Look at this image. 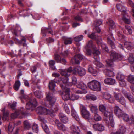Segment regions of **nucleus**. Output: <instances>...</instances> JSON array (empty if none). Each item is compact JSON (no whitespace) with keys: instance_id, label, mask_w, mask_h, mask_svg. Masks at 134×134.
Listing matches in <instances>:
<instances>
[{"instance_id":"obj_31","label":"nucleus","mask_w":134,"mask_h":134,"mask_svg":"<svg viewBox=\"0 0 134 134\" xmlns=\"http://www.w3.org/2000/svg\"><path fill=\"white\" fill-rule=\"evenodd\" d=\"M88 71L90 73H91L93 76H96L97 74V71L93 68L91 65H89L88 68Z\"/></svg>"},{"instance_id":"obj_8","label":"nucleus","mask_w":134,"mask_h":134,"mask_svg":"<svg viewBox=\"0 0 134 134\" xmlns=\"http://www.w3.org/2000/svg\"><path fill=\"white\" fill-rule=\"evenodd\" d=\"M117 55V54L115 52H111L110 55V59L106 60V63L108 66L110 67L113 66V62L116 60Z\"/></svg>"},{"instance_id":"obj_7","label":"nucleus","mask_w":134,"mask_h":134,"mask_svg":"<svg viewBox=\"0 0 134 134\" xmlns=\"http://www.w3.org/2000/svg\"><path fill=\"white\" fill-rule=\"evenodd\" d=\"M28 113L26 112L23 108L22 107L19 109L15 113H12L11 115V117L13 119L16 118L17 116L20 114L23 115V116L25 117L27 115Z\"/></svg>"},{"instance_id":"obj_16","label":"nucleus","mask_w":134,"mask_h":134,"mask_svg":"<svg viewBox=\"0 0 134 134\" xmlns=\"http://www.w3.org/2000/svg\"><path fill=\"white\" fill-rule=\"evenodd\" d=\"M75 69V71L77 72L80 76L84 75L86 74V71L85 69L80 66L77 67Z\"/></svg>"},{"instance_id":"obj_63","label":"nucleus","mask_w":134,"mask_h":134,"mask_svg":"<svg viewBox=\"0 0 134 134\" xmlns=\"http://www.w3.org/2000/svg\"><path fill=\"white\" fill-rule=\"evenodd\" d=\"M46 41L47 43H49L53 42L54 41V40L50 37L48 38H47L46 39Z\"/></svg>"},{"instance_id":"obj_54","label":"nucleus","mask_w":134,"mask_h":134,"mask_svg":"<svg viewBox=\"0 0 134 134\" xmlns=\"http://www.w3.org/2000/svg\"><path fill=\"white\" fill-rule=\"evenodd\" d=\"M24 124L25 129H27L30 127V124L27 120H25L24 122Z\"/></svg>"},{"instance_id":"obj_22","label":"nucleus","mask_w":134,"mask_h":134,"mask_svg":"<svg viewBox=\"0 0 134 134\" xmlns=\"http://www.w3.org/2000/svg\"><path fill=\"white\" fill-rule=\"evenodd\" d=\"M55 123L59 129L63 131L66 130V128L64 125L60 122L58 120H55Z\"/></svg>"},{"instance_id":"obj_4","label":"nucleus","mask_w":134,"mask_h":134,"mask_svg":"<svg viewBox=\"0 0 134 134\" xmlns=\"http://www.w3.org/2000/svg\"><path fill=\"white\" fill-rule=\"evenodd\" d=\"M88 86L89 88L94 91H98L101 90V85L99 82L96 80H93L88 83Z\"/></svg>"},{"instance_id":"obj_61","label":"nucleus","mask_w":134,"mask_h":134,"mask_svg":"<svg viewBox=\"0 0 134 134\" xmlns=\"http://www.w3.org/2000/svg\"><path fill=\"white\" fill-rule=\"evenodd\" d=\"M69 54V51L68 50L65 51L62 53V55L64 57H67Z\"/></svg>"},{"instance_id":"obj_19","label":"nucleus","mask_w":134,"mask_h":134,"mask_svg":"<svg viewBox=\"0 0 134 134\" xmlns=\"http://www.w3.org/2000/svg\"><path fill=\"white\" fill-rule=\"evenodd\" d=\"M41 32L43 34V36H45L46 34L49 33L52 35L53 34V31L52 29L50 28H43L41 30Z\"/></svg>"},{"instance_id":"obj_24","label":"nucleus","mask_w":134,"mask_h":134,"mask_svg":"<svg viewBox=\"0 0 134 134\" xmlns=\"http://www.w3.org/2000/svg\"><path fill=\"white\" fill-rule=\"evenodd\" d=\"M71 132L72 134H78L79 133V129L77 126L73 125L70 127Z\"/></svg>"},{"instance_id":"obj_52","label":"nucleus","mask_w":134,"mask_h":134,"mask_svg":"<svg viewBox=\"0 0 134 134\" xmlns=\"http://www.w3.org/2000/svg\"><path fill=\"white\" fill-rule=\"evenodd\" d=\"M94 118V120L97 121H100L102 119L101 117L97 113L95 114Z\"/></svg>"},{"instance_id":"obj_28","label":"nucleus","mask_w":134,"mask_h":134,"mask_svg":"<svg viewBox=\"0 0 134 134\" xmlns=\"http://www.w3.org/2000/svg\"><path fill=\"white\" fill-rule=\"evenodd\" d=\"M105 75L111 77L114 76V73L113 72V69L110 70L107 69L104 71Z\"/></svg>"},{"instance_id":"obj_2","label":"nucleus","mask_w":134,"mask_h":134,"mask_svg":"<svg viewBox=\"0 0 134 134\" xmlns=\"http://www.w3.org/2000/svg\"><path fill=\"white\" fill-rule=\"evenodd\" d=\"M24 90H21V93L23 95L21 97V98L22 100L23 99L26 101H29L26 103V108L27 110H30L32 111L37 105V102L35 98L30 100L28 96L24 94Z\"/></svg>"},{"instance_id":"obj_38","label":"nucleus","mask_w":134,"mask_h":134,"mask_svg":"<svg viewBox=\"0 0 134 134\" xmlns=\"http://www.w3.org/2000/svg\"><path fill=\"white\" fill-rule=\"evenodd\" d=\"M89 107L92 113H94L95 114L96 113L97 111L98 110L97 106L90 105L89 106Z\"/></svg>"},{"instance_id":"obj_64","label":"nucleus","mask_w":134,"mask_h":134,"mask_svg":"<svg viewBox=\"0 0 134 134\" xmlns=\"http://www.w3.org/2000/svg\"><path fill=\"white\" fill-rule=\"evenodd\" d=\"M13 128L14 127L13 126H12L11 125V123H9V125L8 126V131L10 133L12 132L13 130Z\"/></svg>"},{"instance_id":"obj_39","label":"nucleus","mask_w":134,"mask_h":134,"mask_svg":"<svg viewBox=\"0 0 134 134\" xmlns=\"http://www.w3.org/2000/svg\"><path fill=\"white\" fill-rule=\"evenodd\" d=\"M99 59L98 60V61H97L95 59L96 61L94 62V64L97 66V68L104 67V65H103L101 63L99 62Z\"/></svg>"},{"instance_id":"obj_11","label":"nucleus","mask_w":134,"mask_h":134,"mask_svg":"<svg viewBox=\"0 0 134 134\" xmlns=\"http://www.w3.org/2000/svg\"><path fill=\"white\" fill-rule=\"evenodd\" d=\"M104 119L106 123L108 124V119H112L113 117V114L111 112H109L107 111H105L104 113Z\"/></svg>"},{"instance_id":"obj_23","label":"nucleus","mask_w":134,"mask_h":134,"mask_svg":"<svg viewBox=\"0 0 134 134\" xmlns=\"http://www.w3.org/2000/svg\"><path fill=\"white\" fill-rule=\"evenodd\" d=\"M55 79L54 80L50 81L49 82V87L50 89L52 90L53 91H54L55 90V83H57L58 81H55Z\"/></svg>"},{"instance_id":"obj_29","label":"nucleus","mask_w":134,"mask_h":134,"mask_svg":"<svg viewBox=\"0 0 134 134\" xmlns=\"http://www.w3.org/2000/svg\"><path fill=\"white\" fill-rule=\"evenodd\" d=\"M76 87L79 88H81L82 90H86L87 87L85 84L82 82H79L77 83Z\"/></svg>"},{"instance_id":"obj_62","label":"nucleus","mask_w":134,"mask_h":134,"mask_svg":"<svg viewBox=\"0 0 134 134\" xmlns=\"http://www.w3.org/2000/svg\"><path fill=\"white\" fill-rule=\"evenodd\" d=\"M116 6L117 9L123 12L124 13V14L126 13V11L125 10H124L122 9L121 8H122V7L121 6H119L118 4H117Z\"/></svg>"},{"instance_id":"obj_34","label":"nucleus","mask_w":134,"mask_h":134,"mask_svg":"<svg viewBox=\"0 0 134 134\" xmlns=\"http://www.w3.org/2000/svg\"><path fill=\"white\" fill-rule=\"evenodd\" d=\"M55 61L53 60H51L49 61L48 64L50 68L53 70H55L56 68L55 66Z\"/></svg>"},{"instance_id":"obj_43","label":"nucleus","mask_w":134,"mask_h":134,"mask_svg":"<svg viewBox=\"0 0 134 134\" xmlns=\"http://www.w3.org/2000/svg\"><path fill=\"white\" fill-rule=\"evenodd\" d=\"M42 127L44 130L45 132L47 134H49V129L47 126L44 123H43L42 125Z\"/></svg>"},{"instance_id":"obj_49","label":"nucleus","mask_w":134,"mask_h":134,"mask_svg":"<svg viewBox=\"0 0 134 134\" xmlns=\"http://www.w3.org/2000/svg\"><path fill=\"white\" fill-rule=\"evenodd\" d=\"M32 128L33 131L37 133L38 132V126L35 124H33Z\"/></svg>"},{"instance_id":"obj_14","label":"nucleus","mask_w":134,"mask_h":134,"mask_svg":"<svg viewBox=\"0 0 134 134\" xmlns=\"http://www.w3.org/2000/svg\"><path fill=\"white\" fill-rule=\"evenodd\" d=\"M113 38L112 34L109 35L107 37V42L112 49H114L115 48V46L114 42L111 40Z\"/></svg>"},{"instance_id":"obj_20","label":"nucleus","mask_w":134,"mask_h":134,"mask_svg":"<svg viewBox=\"0 0 134 134\" xmlns=\"http://www.w3.org/2000/svg\"><path fill=\"white\" fill-rule=\"evenodd\" d=\"M125 47L127 49L131 50L134 48L133 43L130 42H126L124 44Z\"/></svg>"},{"instance_id":"obj_42","label":"nucleus","mask_w":134,"mask_h":134,"mask_svg":"<svg viewBox=\"0 0 134 134\" xmlns=\"http://www.w3.org/2000/svg\"><path fill=\"white\" fill-rule=\"evenodd\" d=\"M16 102H13L12 104L9 103L8 107H10L12 110H15L16 108Z\"/></svg>"},{"instance_id":"obj_37","label":"nucleus","mask_w":134,"mask_h":134,"mask_svg":"<svg viewBox=\"0 0 134 134\" xmlns=\"http://www.w3.org/2000/svg\"><path fill=\"white\" fill-rule=\"evenodd\" d=\"M108 24L110 28L113 29L115 27L116 25L115 23L112 20H108Z\"/></svg>"},{"instance_id":"obj_3","label":"nucleus","mask_w":134,"mask_h":134,"mask_svg":"<svg viewBox=\"0 0 134 134\" xmlns=\"http://www.w3.org/2000/svg\"><path fill=\"white\" fill-rule=\"evenodd\" d=\"M61 75L65 77L62 79L60 82L62 81L63 85L60 84V85H63L66 87V86L69 85L68 77L70 76V73L72 72L73 69L71 67H70L67 69H61L59 70Z\"/></svg>"},{"instance_id":"obj_48","label":"nucleus","mask_w":134,"mask_h":134,"mask_svg":"<svg viewBox=\"0 0 134 134\" xmlns=\"http://www.w3.org/2000/svg\"><path fill=\"white\" fill-rule=\"evenodd\" d=\"M72 39L71 38H66L64 40V43L65 44H71L72 43Z\"/></svg>"},{"instance_id":"obj_25","label":"nucleus","mask_w":134,"mask_h":134,"mask_svg":"<svg viewBox=\"0 0 134 134\" xmlns=\"http://www.w3.org/2000/svg\"><path fill=\"white\" fill-rule=\"evenodd\" d=\"M22 31L20 27L19 26H16L15 29H13L11 30L12 33L16 36H18L21 33Z\"/></svg>"},{"instance_id":"obj_51","label":"nucleus","mask_w":134,"mask_h":134,"mask_svg":"<svg viewBox=\"0 0 134 134\" xmlns=\"http://www.w3.org/2000/svg\"><path fill=\"white\" fill-rule=\"evenodd\" d=\"M79 96L75 94H72L70 96V99L74 101L78 99L79 98Z\"/></svg>"},{"instance_id":"obj_57","label":"nucleus","mask_w":134,"mask_h":134,"mask_svg":"<svg viewBox=\"0 0 134 134\" xmlns=\"http://www.w3.org/2000/svg\"><path fill=\"white\" fill-rule=\"evenodd\" d=\"M99 109L102 112H104L106 110V107L103 105H100L99 107Z\"/></svg>"},{"instance_id":"obj_33","label":"nucleus","mask_w":134,"mask_h":134,"mask_svg":"<svg viewBox=\"0 0 134 134\" xmlns=\"http://www.w3.org/2000/svg\"><path fill=\"white\" fill-rule=\"evenodd\" d=\"M125 30L123 31L124 33L127 34H132V31L131 27L128 25L125 26Z\"/></svg>"},{"instance_id":"obj_50","label":"nucleus","mask_w":134,"mask_h":134,"mask_svg":"<svg viewBox=\"0 0 134 134\" xmlns=\"http://www.w3.org/2000/svg\"><path fill=\"white\" fill-rule=\"evenodd\" d=\"M128 80L130 83L134 84V76L130 75L128 78Z\"/></svg>"},{"instance_id":"obj_41","label":"nucleus","mask_w":134,"mask_h":134,"mask_svg":"<svg viewBox=\"0 0 134 134\" xmlns=\"http://www.w3.org/2000/svg\"><path fill=\"white\" fill-rule=\"evenodd\" d=\"M123 14V17L122 18L123 21L126 23L129 24L130 22V19L129 16L127 18L125 16V14Z\"/></svg>"},{"instance_id":"obj_36","label":"nucleus","mask_w":134,"mask_h":134,"mask_svg":"<svg viewBox=\"0 0 134 134\" xmlns=\"http://www.w3.org/2000/svg\"><path fill=\"white\" fill-rule=\"evenodd\" d=\"M20 85V82L19 80L16 81L13 87L14 89L16 91L18 90L19 89Z\"/></svg>"},{"instance_id":"obj_21","label":"nucleus","mask_w":134,"mask_h":134,"mask_svg":"<svg viewBox=\"0 0 134 134\" xmlns=\"http://www.w3.org/2000/svg\"><path fill=\"white\" fill-rule=\"evenodd\" d=\"M59 117L62 122L66 123L68 122V117L62 113H61L59 114Z\"/></svg>"},{"instance_id":"obj_32","label":"nucleus","mask_w":134,"mask_h":134,"mask_svg":"<svg viewBox=\"0 0 134 134\" xmlns=\"http://www.w3.org/2000/svg\"><path fill=\"white\" fill-rule=\"evenodd\" d=\"M87 100L94 101L97 99V97L95 95L91 94H88L86 96Z\"/></svg>"},{"instance_id":"obj_5","label":"nucleus","mask_w":134,"mask_h":134,"mask_svg":"<svg viewBox=\"0 0 134 134\" xmlns=\"http://www.w3.org/2000/svg\"><path fill=\"white\" fill-rule=\"evenodd\" d=\"M114 99L117 102L124 106L126 108H127L126 105L125 100L122 94L120 93H117L114 92L113 94Z\"/></svg>"},{"instance_id":"obj_56","label":"nucleus","mask_w":134,"mask_h":134,"mask_svg":"<svg viewBox=\"0 0 134 134\" xmlns=\"http://www.w3.org/2000/svg\"><path fill=\"white\" fill-rule=\"evenodd\" d=\"M129 4L132 8V11L133 13V16L134 17V3L131 1L129 0Z\"/></svg>"},{"instance_id":"obj_60","label":"nucleus","mask_w":134,"mask_h":134,"mask_svg":"<svg viewBox=\"0 0 134 134\" xmlns=\"http://www.w3.org/2000/svg\"><path fill=\"white\" fill-rule=\"evenodd\" d=\"M93 44V43L92 41V40H90L88 41V43L87 44V45L85 47L86 48H91Z\"/></svg>"},{"instance_id":"obj_53","label":"nucleus","mask_w":134,"mask_h":134,"mask_svg":"<svg viewBox=\"0 0 134 134\" xmlns=\"http://www.w3.org/2000/svg\"><path fill=\"white\" fill-rule=\"evenodd\" d=\"M85 53L87 55L89 56L91 55L92 51L89 48L85 47Z\"/></svg>"},{"instance_id":"obj_17","label":"nucleus","mask_w":134,"mask_h":134,"mask_svg":"<svg viewBox=\"0 0 134 134\" xmlns=\"http://www.w3.org/2000/svg\"><path fill=\"white\" fill-rule=\"evenodd\" d=\"M37 113L40 115H45L46 112V109L42 106H39L36 109Z\"/></svg>"},{"instance_id":"obj_13","label":"nucleus","mask_w":134,"mask_h":134,"mask_svg":"<svg viewBox=\"0 0 134 134\" xmlns=\"http://www.w3.org/2000/svg\"><path fill=\"white\" fill-rule=\"evenodd\" d=\"M93 127L95 131H102L104 129V126L102 124L98 123L93 124Z\"/></svg>"},{"instance_id":"obj_15","label":"nucleus","mask_w":134,"mask_h":134,"mask_svg":"<svg viewBox=\"0 0 134 134\" xmlns=\"http://www.w3.org/2000/svg\"><path fill=\"white\" fill-rule=\"evenodd\" d=\"M104 98L108 100V102L111 103H113L114 102L113 98L111 95L107 92H105L103 95Z\"/></svg>"},{"instance_id":"obj_47","label":"nucleus","mask_w":134,"mask_h":134,"mask_svg":"<svg viewBox=\"0 0 134 134\" xmlns=\"http://www.w3.org/2000/svg\"><path fill=\"white\" fill-rule=\"evenodd\" d=\"M116 78L119 81L124 80V76L120 73H119L116 76Z\"/></svg>"},{"instance_id":"obj_55","label":"nucleus","mask_w":134,"mask_h":134,"mask_svg":"<svg viewBox=\"0 0 134 134\" xmlns=\"http://www.w3.org/2000/svg\"><path fill=\"white\" fill-rule=\"evenodd\" d=\"M63 107L65 110L66 112L68 114H69L70 113V111L68 107V104H63Z\"/></svg>"},{"instance_id":"obj_1","label":"nucleus","mask_w":134,"mask_h":134,"mask_svg":"<svg viewBox=\"0 0 134 134\" xmlns=\"http://www.w3.org/2000/svg\"><path fill=\"white\" fill-rule=\"evenodd\" d=\"M46 97L49 102V104L46 105L49 109H46L45 115L48 114L52 116H54V113L57 112L59 109L58 107L55 105L56 98L53 96V94L50 92H48L47 94Z\"/></svg>"},{"instance_id":"obj_44","label":"nucleus","mask_w":134,"mask_h":134,"mask_svg":"<svg viewBox=\"0 0 134 134\" xmlns=\"http://www.w3.org/2000/svg\"><path fill=\"white\" fill-rule=\"evenodd\" d=\"M83 36L82 35H80L77 36L74 38V40L76 42H79L82 40L83 38Z\"/></svg>"},{"instance_id":"obj_45","label":"nucleus","mask_w":134,"mask_h":134,"mask_svg":"<svg viewBox=\"0 0 134 134\" xmlns=\"http://www.w3.org/2000/svg\"><path fill=\"white\" fill-rule=\"evenodd\" d=\"M119 131L122 134H124L126 131V128L123 126H120L119 128Z\"/></svg>"},{"instance_id":"obj_10","label":"nucleus","mask_w":134,"mask_h":134,"mask_svg":"<svg viewBox=\"0 0 134 134\" xmlns=\"http://www.w3.org/2000/svg\"><path fill=\"white\" fill-rule=\"evenodd\" d=\"M91 48H93L94 51L93 53L94 58L96 60H98L99 59V55L100 54V52L97 49L96 47L94 44Z\"/></svg>"},{"instance_id":"obj_35","label":"nucleus","mask_w":134,"mask_h":134,"mask_svg":"<svg viewBox=\"0 0 134 134\" xmlns=\"http://www.w3.org/2000/svg\"><path fill=\"white\" fill-rule=\"evenodd\" d=\"M128 61L131 65L134 64V53L130 54Z\"/></svg>"},{"instance_id":"obj_9","label":"nucleus","mask_w":134,"mask_h":134,"mask_svg":"<svg viewBox=\"0 0 134 134\" xmlns=\"http://www.w3.org/2000/svg\"><path fill=\"white\" fill-rule=\"evenodd\" d=\"M81 114L82 116L85 119L89 118L90 116V115L89 112L86 109V108L83 105L80 106Z\"/></svg>"},{"instance_id":"obj_58","label":"nucleus","mask_w":134,"mask_h":134,"mask_svg":"<svg viewBox=\"0 0 134 134\" xmlns=\"http://www.w3.org/2000/svg\"><path fill=\"white\" fill-rule=\"evenodd\" d=\"M76 93L78 94H86L87 93L86 90H77L76 91Z\"/></svg>"},{"instance_id":"obj_12","label":"nucleus","mask_w":134,"mask_h":134,"mask_svg":"<svg viewBox=\"0 0 134 134\" xmlns=\"http://www.w3.org/2000/svg\"><path fill=\"white\" fill-rule=\"evenodd\" d=\"M114 111L115 114L119 118H121V116L124 113L122 109H120L117 106H116L114 107Z\"/></svg>"},{"instance_id":"obj_27","label":"nucleus","mask_w":134,"mask_h":134,"mask_svg":"<svg viewBox=\"0 0 134 134\" xmlns=\"http://www.w3.org/2000/svg\"><path fill=\"white\" fill-rule=\"evenodd\" d=\"M104 82L106 84L112 85L115 83V79L112 78H108L104 80Z\"/></svg>"},{"instance_id":"obj_30","label":"nucleus","mask_w":134,"mask_h":134,"mask_svg":"<svg viewBox=\"0 0 134 134\" xmlns=\"http://www.w3.org/2000/svg\"><path fill=\"white\" fill-rule=\"evenodd\" d=\"M5 108L1 109V111L3 113V116L2 118L3 120V121H6L8 120V112H5Z\"/></svg>"},{"instance_id":"obj_6","label":"nucleus","mask_w":134,"mask_h":134,"mask_svg":"<svg viewBox=\"0 0 134 134\" xmlns=\"http://www.w3.org/2000/svg\"><path fill=\"white\" fill-rule=\"evenodd\" d=\"M61 88L63 90L62 96L63 99L65 100H67L70 99V89L63 85H60Z\"/></svg>"},{"instance_id":"obj_59","label":"nucleus","mask_w":134,"mask_h":134,"mask_svg":"<svg viewBox=\"0 0 134 134\" xmlns=\"http://www.w3.org/2000/svg\"><path fill=\"white\" fill-rule=\"evenodd\" d=\"M34 94L35 96L37 98H41L40 92L39 91H36L34 92Z\"/></svg>"},{"instance_id":"obj_40","label":"nucleus","mask_w":134,"mask_h":134,"mask_svg":"<svg viewBox=\"0 0 134 134\" xmlns=\"http://www.w3.org/2000/svg\"><path fill=\"white\" fill-rule=\"evenodd\" d=\"M121 117L126 122H127L129 120V117L128 115L124 113L121 116Z\"/></svg>"},{"instance_id":"obj_26","label":"nucleus","mask_w":134,"mask_h":134,"mask_svg":"<svg viewBox=\"0 0 134 134\" xmlns=\"http://www.w3.org/2000/svg\"><path fill=\"white\" fill-rule=\"evenodd\" d=\"M71 109L72 112L71 114L72 116L77 121L80 123H81V121L76 112L75 111V110L72 107H71Z\"/></svg>"},{"instance_id":"obj_18","label":"nucleus","mask_w":134,"mask_h":134,"mask_svg":"<svg viewBox=\"0 0 134 134\" xmlns=\"http://www.w3.org/2000/svg\"><path fill=\"white\" fill-rule=\"evenodd\" d=\"M85 57L84 56L80 54L75 55L72 60L73 61H74L76 64H78L80 63V62L77 59L78 58L80 60H82L85 59Z\"/></svg>"},{"instance_id":"obj_46","label":"nucleus","mask_w":134,"mask_h":134,"mask_svg":"<svg viewBox=\"0 0 134 134\" xmlns=\"http://www.w3.org/2000/svg\"><path fill=\"white\" fill-rule=\"evenodd\" d=\"M54 58L57 63L61 62V59L60 56L58 54H55L54 56Z\"/></svg>"}]
</instances>
